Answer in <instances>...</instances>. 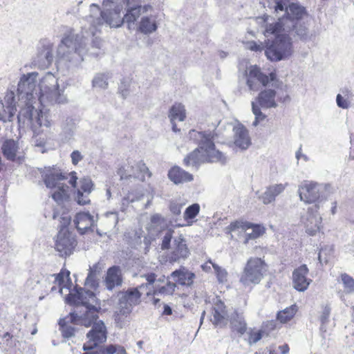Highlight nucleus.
Masks as SVG:
<instances>
[{
    "instance_id": "ddd939ff",
    "label": "nucleus",
    "mask_w": 354,
    "mask_h": 354,
    "mask_svg": "<svg viewBox=\"0 0 354 354\" xmlns=\"http://www.w3.org/2000/svg\"><path fill=\"white\" fill-rule=\"evenodd\" d=\"M53 44L48 39H42L37 47V53L32 59V65L40 68H48L53 61Z\"/></svg>"
},
{
    "instance_id": "5fc2aeb1",
    "label": "nucleus",
    "mask_w": 354,
    "mask_h": 354,
    "mask_svg": "<svg viewBox=\"0 0 354 354\" xmlns=\"http://www.w3.org/2000/svg\"><path fill=\"white\" fill-rule=\"evenodd\" d=\"M173 233H174V230H171V229L168 230L166 232V233L162 239V245H161V248L162 250L169 249V248L171 247L170 243H171V239L173 237Z\"/></svg>"
},
{
    "instance_id": "0e129e2a",
    "label": "nucleus",
    "mask_w": 354,
    "mask_h": 354,
    "mask_svg": "<svg viewBox=\"0 0 354 354\" xmlns=\"http://www.w3.org/2000/svg\"><path fill=\"white\" fill-rule=\"evenodd\" d=\"M102 270V266L100 263L94 264L90 267L88 272L98 275Z\"/></svg>"
},
{
    "instance_id": "f8f14e48",
    "label": "nucleus",
    "mask_w": 354,
    "mask_h": 354,
    "mask_svg": "<svg viewBox=\"0 0 354 354\" xmlns=\"http://www.w3.org/2000/svg\"><path fill=\"white\" fill-rule=\"evenodd\" d=\"M54 240L55 249L62 257L72 254L77 245L75 236L66 227H61Z\"/></svg>"
},
{
    "instance_id": "6e6552de",
    "label": "nucleus",
    "mask_w": 354,
    "mask_h": 354,
    "mask_svg": "<svg viewBox=\"0 0 354 354\" xmlns=\"http://www.w3.org/2000/svg\"><path fill=\"white\" fill-rule=\"evenodd\" d=\"M281 100L282 97L277 95V91L272 88H266L261 91L254 101L252 102V111L255 115L252 122L254 127L266 118V115L261 112V107L263 109L275 108L277 106V100Z\"/></svg>"
},
{
    "instance_id": "c756f323",
    "label": "nucleus",
    "mask_w": 354,
    "mask_h": 354,
    "mask_svg": "<svg viewBox=\"0 0 354 354\" xmlns=\"http://www.w3.org/2000/svg\"><path fill=\"white\" fill-rule=\"evenodd\" d=\"M77 124L74 119L66 118L62 126V131L60 134L61 140L66 143L73 138L76 130Z\"/></svg>"
},
{
    "instance_id": "a211bd4d",
    "label": "nucleus",
    "mask_w": 354,
    "mask_h": 354,
    "mask_svg": "<svg viewBox=\"0 0 354 354\" xmlns=\"http://www.w3.org/2000/svg\"><path fill=\"white\" fill-rule=\"evenodd\" d=\"M169 249L168 258L170 262H180L186 259L189 255L186 241L182 234L174 238Z\"/></svg>"
},
{
    "instance_id": "f257e3e1",
    "label": "nucleus",
    "mask_w": 354,
    "mask_h": 354,
    "mask_svg": "<svg viewBox=\"0 0 354 354\" xmlns=\"http://www.w3.org/2000/svg\"><path fill=\"white\" fill-rule=\"evenodd\" d=\"M39 73L30 72L21 75L17 84L18 122L30 123L35 132L37 125L50 127L51 120L44 113V107L66 102V97L59 90L57 78L52 73H46L37 83Z\"/></svg>"
},
{
    "instance_id": "20e7f679",
    "label": "nucleus",
    "mask_w": 354,
    "mask_h": 354,
    "mask_svg": "<svg viewBox=\"0 0 354 354\" xmlns=\"http://www.w3.org/2000/svg\"><path fill=\"white\" fill-rule=\"evenodd\" d=\"M214 136L215 133L211 131H189V138L196 142L198 147L184 158L185 165L198 167L205 162L225 164L227 162V157L216 149L213 141Z\"/></svg>"
},
{
    "instance_id": "1a4fd4ad",
    "label": "nucleus",
    "mask_w": 354,
    "mask_h": 354,
    "mask_svg": "<svg viewBox=\"0 0 354 354\" xmlns=\"http://www.w3.org/2000/svg\"><path fill=\"white\" fill-rule=\"evenodd\" d=\"M42 177L48 188L56 189L52 194V198L58 203L62 202L68 196V187L62 181L67 177L56 168L50 167L42 173Z\"/></svg>"
},
{
    "instance_id": "423d86ee",
    "label": "nucleus",
    "mask_w": 354,
    "mask_h": 354,
    "mask_svg": "<svg viewBox=\"0 0 354 354\" xmlns=\"http://www.w3.org/2000/svg\"><path fill=\"white\" fill-rule=\"evenodd\" d=\"M306 15L307 12L304 6L297 3H292L282 13L281 17H278L277 21L266 24L263 34L269 35L270 33H277L281 30L290 32Z\"/></svg>"
},
{
    "instance_id": "4be33fe9",
    "label": "nucleus",
    "mask_w": 354,
    "mask_h": 354,
    "mask_svg": "<svg viewBox=\"0 0 354 354\" xmlns=\"http://www.w3.org/2000/svg\"><path fill=\"white\" fill-rule=\"evenodd\" d=\"M106 288L113 290L115 288L120 287L123 283L122 269L120 266H113L107 270L104 281Z\"/></svg>"
},
{
    "instance_id": "49530a36",
    "label": "nucleus",
    "mask_w": 354,
    "mask_h": 354,
    "mask_svg": "<svg viewBox=\"0 0 354 354\" xmlns=\"http://www.w3.org/2000/svg\"><path fill=\"white\" fill-rule=\"evenodd\" d=\"M80 188L77 190H82L84 193H87V194H90L91 192L93 190V183L91 178H83L80 180Z\"/></svg>"
},
{
    "instance_id": "7c9ffc66",
    "label": "nucleus",
    "mask_w": 354,
    "mask_h": 354,
    "mask_svg": "<svg viewBox=\"0 0 354 354\" xmlns=\"http://www.w3.org/2000/svg\"><path fill=\"white\" fill-rule=\"evenodd\" d=\"M354 95L352 91L348 88H343L340 93L336 96V103L338 107L343 109H348L351 104Z\"/></svg>"
},
{
    "instance_id": "aec40b11",
    "label": "nucleus",
    "mask_w": 354,
    "mask_h": 354,
    "mask_svg": "<svg viewBox=\"0 0 354 354\" xmlns=\"http://www.w3.org/2000/svg\"><path fill=\"white\" fill-rule=\"evenodd\" d=\"M229 315L226 306L223 301L216 299L214 302L209 320L216 326L222 328L227 324Z\"/></svg>"
},
{
    "instance_id": "412c9836",
    "label": "nucleus",
    "mask_w": 354,
    "mask_h": 354,
    "mask_svg": "<svg viewBox=\"0 0 354 354\" xmlns=\"http://www.w3.org/2000/svg\"><path fill=\"white\" fill-rule=\"evenodd\" d=\"M308 273V269L305 264L301 265L294 270L292 273V283L293 287L297 290L304 292L308 288L311 282V279L306 277Z\"/></svg>"
},
{
    "instance_id": "39448f33",
    "label": "nucleus",
    "mask_w": 354,
    "mask_h": 354,
    "mask_svg": "<svg viewBox=\"0 0 354 354\" xmlns=\"http://www.w3.org/2000/svg\"><path fill=\"white\" fill-rule=\"evenodd\" d=\"M145 278L147 283H142L136 288H129L118 294L119 314L127 316L130 314L133 307L140 304L141 296L145 290L146 295H150V287L156 281V275L150 272L141 276Z\"/></svg>"
},
{
    "instance_id": "7ed1b4c3",
    "label": "nucleus",
    "mask_w": 354,
    "mask_h": 354,
    "mask_svg": "<svg viewBox=\"0 0 354 354\" xmlns=\"http://www.w3.org/2000/svg\"><path fill=\"white\" fill-rule=\"evenodd\" d=\"M66 299L76 308L68 317L60 319L59 324L62 336L69 338L75 333V328L72 324L89 327L98 315L95 307L96 297L91 290L80 288L76 290L75 293H70Z\"/></svg>"
},
{
    "instance_id": "a18cd8bd",
    "label": "nucleus",
    "mask_w": 354,
    "mask_h": 354,
    "mask_svg": "<svg viewBox=\"0 0 354 354\" xmlns=\"http://www.w3.org/2000/svg\"><path fill=\"white\" fill-rule=\"evenodd\" d=\"M294 0H275L274 12L277 15L283 13L287 10L290 5L295 3Z\"/></svg>"
},
{
    "instance_id": "de8ad7c7",
    "label": "nucleus",
    "mask_w": 354,
    "mask_h": 354,
    "mask_svg": "<svg viewBox=\"0 0 354 354\" xmlns=\"http://www.w3.org/2000/svg\"><path fill=\"white\" fill-rule=\"evenodd\" d=\"M21 124H23V125H26H26H30V127H32V125H31V124H30V123H27V122H26V123H24V124L23 122L19 123V127H21ZM44 127V125H42V126H41V127H39V125H37V132H35V131L33 130V128H32V127H31V129H32V131H33L34 134H35V135H36V136H35V137H34V138H33V139H32V142H33V143L35 144V146H37V147H43V146H44V145H45V142H44V139H41V138H37V136H38V135L40 133V132H41V131H40V130H39V129H40L41 127ZM50 127H51V125H50V127H47V128ZM45 127H46V126H45Z\"/></svg>"
},
{
    "instance_id": "473e14b6",
    "label": "nucleus",
    "mask_w": 354,
    "mask_h": 354,
    "mask_svg": "<svg viewBox=\"0 0 354 354\" xmlns=\"http://www.w3.org/2000/svg\"><path fill=\"white\" fill-rule=\"evenodd\" d=\"M169 118L171 123L184 121L186 118L185 106L180 103H175L169 110Z\"/></svg>"
},
{
    "instance_id": "72a5a7b5",
    "label": "nucleus",
    "mask_w": 354,
    "mask_h": 354,
    "mask_svg": "<svg viewBox=\"0 0 354 354\" xmlns=\"http://www.w3.org/2000/svg\"><path fill=\"white\" fill-rule=\"evenodd\" d=\"M232 330L240 334H243L246 330V324L241 315L234 312L231 317H229Z\"/></svg>"
},
{
    "instance_id": "0eeeda50",
    "label": "nucleus",
    "mask_w": 354,
    "mask_h": 354,
    "mask_svg": "<svg viewBox=\"0 0 354 354\" xmlns=\"http://www.w3.org/2000/svg\"><path fill=\"white\" fill-rule=\"evenodd\" d=\"M285 30H280L277 33H270L265 35L268 37L274 35L275 39L270 43H266L265 54L268 59L272 62H278L288 59L293 53V46L291 38Z\"/></svg>"
},
{
    "instance_id": "4468645a",
    "label": "nucleus",
    "mask_w": 354,
    "mask_h": 354,
    "mask_svg": "<svg viewBox=\"0 0 354 354\" xmlns=\"http://www.w3.org/2000/svg\"><path fill=\"white\" fill-rule=\"evenodd\" d=\"M97 319L98 317L92 322V328L86 334L88 340L84 344L83 348L84 351L92 350L106 340V328L102 321L97 322Z\"/></svg>"
},
{
    "instance_id": "e2e57ef3",
    "label": "nucleus",
    "mask_w": 354,
    "mask_h": 354,
    "mask_svg": "<svg viewBox=\"0 0 354 354\" xmlns=\"http://www.w3.org/2000/svg\"><path fill=\"white\" fill-rule=\"evenodd\" d=\"M249 48L253 51H261L263 49L262 44H257V42L252 41L249 44Z\"/></svg>"
},
{
    "instance_id": "c03bdc74",
    "label": "nucleus",
    "mask_w": 354,
    "mask_h": 354,
    "mask_svg": "<svg viewBox=\"0 0 354 354\" xmlns=\"http://www.w3.org/2000/svg\"><path fill=\"white\" fill-rule=\"evenodd\" d=\"M217 281L219 283H225L227 281L228 273L227 270L217 264H212Z\"/></svg>"
},
{
    "instance_id": "2f4dec72",
    "label": "nucleus",
    "mask_w": 354,
    "mask_h": 354,
    "mask_svg": "<svg viewBox=\"0 0 354 354\" xmlns=\"http://www.w3.org/2000/svg\"><path fill=\"white\" fill-rule=\"evenodd\" d=\"M171 277L181 285L189 286L193 283L195 274L185 269L175 270L171 273Z\"/></svg>"
},
{
    "instance_id": "8fccbe9b",
    "label": "nucleus",
    "mask_w": 354,
    "mask_h": 354,
    "mask_svg": "<svg viewBox=\"0 0 354 354\" xmlns=\"http://www.w3.org/2000/svg\"><path fill=\"white\" fill-rule=\"evenodd\" d=\"M292 30H295V33L302 39H306L308 37V28L306 25L302 24L301 21L294 26Z\"/></svg>"
},
{
    "instance_id": "5701e85b",
    "label": "nucleus",
    "mask_w": 354,
    "mask_h": 354,
    "mask_svg": "<svg viewBox=\"0 0 354 354\" xmlns=\"http://www.w3.org/2000/svg\"><path fill=\"white\" fill-rule=\"evenodd\" d=\"M73 222L79 232L83 234L95 225L96 221L88 212H80Z\"/></svg>"
},
{
    "instance_id": "c9c22d12",
    "label": "nucleus",
    "mask_w": 354,
    "mask_h": 354,
    "mask_svg": "<svg viewBox=\"0 0 354 354\" xmlns=\"http://www.w3.org/2000/svg\"><path fill=\"white\" fill-rule=\"evenodd\" d=\"M108 73H97L92 80V86L95 88L105 90L109 86Z\"/></svg>"
},
{
    "instance_id": "37998d69",
    "label": "nucleus",
    "mask_w": 354,
    "mask_h": 354,
    "mask_svg": "<svg viewBox=\"0 0 354 354\" xmlns=\"http://www.w3.org/2000/svg\"><path fill=\"white\" fill-rule=\"evenodd\" d=\"M333 252L334 248L332 245H326L324 248H322L318 255L319 262L321 263H327L333 256Z\"/></svg>"
},
{
    "instance_id": "9b49d317",
    "label": "nucleus",
    "mask_w": 354,
    "mask_h": 354,
    "mask_svg": "<svg viewBox=\"0 0 354 354\" xmlns=\"http://www.w3.org/2000/svg\"><path fill=\"white\" fill-rule=\"evenodd\" d=\"M246 83L250 91H259L262 86H266L270 83L272 86L279 88L282 86V82L277 80L274 73L266 75L261 71L257 66H251L246 71Z\"/></svg>"
},
{
    "instance_id": "b1692460",
    "label": "nucleus",
    "mask_w": 354,
    "mask_h": 354,
    "mask_svg": "<svg viewBox=\"0 0 354 354\" xmlns=\"http://www.w3.org/2000/svg\"><path fill=\"white\" fill-rule=\"evenodd\" d=\"M157 29L156 17L152 15L142 16L137 24V31L146 35L155 32Z\"/></svg>"
},
{
    "instance_id": "a19ab883",
    "label": "nucleus",
    "mask_w": 354,
    "mask_h": 354,
    "mask_svg": "<svg viewBox=\"0 0 354 354\" xmlns=\"http://www.w3.org/2000/svg\"><path fill=\"white\" fill-rule=\"evenodd\" d=\"M200 211V205L198 203H194L192 205H189L186 208L184 212V219L187 221V225H191L193 221H189L195 218L199 213Z\"/></svg>"
},
{
    "instance_id": "f03ea898",
    "label": "nucleus",
    "mask_w": 354,
    "mask_h": 354,
    "mask_svg": "<svg viewBox=\"0 0 354 354\" xmlns=\"http://www.w3.org/2000/svg\"><path fill=\"white\" fill-rule=\"evenodd\" d=\"M131 0H103L104 10L96 3L90 6L89 15L84 19L88 24H84L81 34H74L70 31L65 35L57 50V55L60 62L68 66H77L84 60L88 53L86 41L93 37L104 24L110 28H119L124 24V8Z\"/></svg>"
},
{
    "instance_id": "69168bd1",
    "label": "nucleus",
    "mask_w": 354,
    "mask_h": 354,
    "mask_svg": "<svg viewBox=\"0 0 354 354\" xmlns=\"http://www.w3.org/2000/svg\"><path fill=\"white\" fill-rule=\"evenodd\" d=\"M296 158L299 160V159L302 158L304 161L307 162L309 160L308 157L304 154L301 151V146L299 148V149L297 151L295 154Z\"/></svg>"
},
{
    "instance_id": "f3484780",
    "label": "nucleus",
    "mask_w": 354,
    "mask_h": 354,
    "mask_svg": "<svg viewBox=\"0 0 354 354\" xmlns=\"http://www.w3.org/2000/svg\"><path fill=\"white\" fill-rule=\"evenodd\" d=\"M151 9L152 7L149 4L141 6L137 3L136 0H131L129 3L125 5L124 8V10H126V12L123 15L124 24L126 23L128 28L131 29L141 15Z\"/></svg>"
},
{
    "instance_id": "dca6fc26",
    "label": "nucleus",
    "mask_w": 354,
    "mask_h": 354,
    "mask_svg": "<svg viewBox=\"0 0 354 354\" xmlns=\"http://www.w3.org/2000/svg\"><path fill=\"white\" fill-rule=\"evenodd\" d=\"M319 209L318 204L313 205L308 208L306 214L301 217V222L309 235L313 236L320 230L322 218L319 214Z\"/></svg>"
},
{
    "instance_id": "cd10ccee",
    "label": "nucleus",
    "mask_w": 354,
    "mask_h": 354,
    "mask_svg": "<svg viewBox=\"0 0 354 354\" xmlns=\"http://www.w3.org/2000/svg\"><path fill=\"white\" fill-rule=\"evenodd\" d=\"M69 274L70 272L68 271H62L57 274H50L46 277H44L42 282L44 283H48L49 285L51 283H55L50 288L51 292L55 291L56 290V285H58L59 288V292L62 293L64 287L63 284L65 283V279L68 280Z\"/></svg>"
},
{
    "instance_id": "603ef678",
    "label": "nucleus",
    "mask_w": 354,
    "mask_h": 354,
    "mask_svg": "<svg viewBox=\"0 0 354 354\" xmlns=\"http://www.w3.org/2000/svg\"><path fill=\"white\" fill-rule=\"evenodd\" d=\"M84 284L86 287L96 289L99 285L97 275L88 272Z\"/></svg>"
},
{
    "instance_id": "6ab92c4d",
    "label": "nucleus",
    "mask_w": 354,
    "mask_h": 354,
    "mask_svg": "<svg viewBox=\"0 0 354 354\" xmlns=\"http://www.w3.org/2000/svg\"><path fill=\"white\" fill-rule=\"evenodd\" d=\"M17 111L16 99L14 91H8L4 101L0 102V120L6 122L12 121Z\"/></svg>"
},
{
    "instance_id": "58836bf2",
    "label": "nucleus",
    "mask_w": 354,
    "mask_h": 354,
    "mask_svg": "<svg viewBox=\"0 0 354 354\" xmlns=\"http://www.w3.org/2000/svg\"><path fill=\"white\" fill-rule=\"evenodd\" d=\"M153 288V295H156L158 294L169 295H172L175 291L176 284L174 283H171L168 281L166 285L158 288L156 285L153 286V283L150 287V292L151 291V288Z\"/></svg>"
},
{
    "instance_id": "4d7b16f0",
    "label": "nucleus",
    "mask_w": 354,
    "mask_h": 354,
    "mask_svg": "<svg viewBox=\"0 0 354 354\" xmlns=\"http://www.w3.org/2000/svg\"><path fill=\"white\" fill-rule=\"evenodd\" d=\"M53 218V219H57V218L60 219L62 227H66L70 223L71 220V216L65 213H63L61 216H59L57 213H54Z\"/></svg>"
},
{
    "instance_id": "338daca9",
    "label": "nucleus",
    "mask_w": 354,
    "mask_h": 354,
    "mask_svg": "<svg viewBox=\"0 0 354 354\" xmlns=\"http://www.w3.org/2000/svg\"><path fill=\"white\" fill-rule=\"evenodd\" d=\"M119 93L122 95L123 99L127 98V97L129 95V90L126 88L125 86H120L119 87Z\"/></svg>"
},
{
    "instance_id": "864d4df0",
    "label": "nucleus",
    "mask_w": 354,
    "mask_h": 354,
    "mask_svg": "<svg viewBox=\"0 0 354 354\" xmlns=\"http://www.w3.org/2000/svg\"><path fill=\"white\" fill-rule=\"evenodd\" d=\"M75 200L79 205H84L90 203L89 194L82 192V190H77L75 196Z\"/></svg>"
},
{
    "instance_id": "c85d7f7f",
    "label": "nucleus",
    "mask_w": 354,
    "mask_h": 354,
    "mask_svg": "<svg viewBox=\"0 0 354 354\" xmlns=\"http://www.w3.org/2000/svg\"><path fill=\"white\" fill-rule=\"evenodd\" d=\"M252 226V223L243 221H236L232 222L226 228V232L231 234L232 237L234 235L241 236L242 234H246V232L250 230Z\"/></svg>"
},
{
    "instance_id": "680f3d73",
    "label": "nucleus",
    "mask_w": 354,
    "mask_h": 354,
    "mask_svg": "<svg viewBox=\"0 0 354 354\" xmlns=\"http://www.w3.org/2000/svg\"><path fill=\"white\" fill-rule=\"evenodd\" d=\"M135 200L136 199L133 196L132 194H128V195L124 197L122 200V207L128 206L130 203H133Z\"/></svg>"
},
{
    "instance_id": "6e6d98bb",
    "label": "nucleus",
    "mask_w": 354,
    "mask_h": 354,
    "mask_svg": "<svg viewBox=\"0 0 354 354\" xmlns=\"http://www.w3.org/2000/svg\"><path fill=\"white\" fill-rule=\"evenodd\" d=\"M330 308L328 306H325L322 312V315L320 316V321L322 323L321 329H324V326L326 325L328 322V319L330 314Z\"/></svg>"
},
{
    "instance_id": "13d9d810",
    "label": "nucleus",
    "mask_w": 354,
    "mask_h": 354,
    "mask_svg": "<svg viewBox=\"0 0 354 354\" xmlns=\"http://www.w3.org/2000/svg\"><path fill=\"white\" fill-rule=\"evenodd\" d=\"M183 206V203L177 201H171L169 205V209L174 215H180Z\"/></svg>"
},
{
    "instance_id": "9d476101",
    "label": "nucleus",
    "mask_w": 354,
    "mask_h": 354,
    "mask_svg": "<svg viewBox=\"0 0 354 354\" xmlns=\"http://www.w3.org/2000/svg\"><path fill=\"white\" fill-rule=\"evenodd\" d=\"M268 270L267 264L258 257L250 258L243 269L240 282L245 286L260 283Z\"/></svg>"
},
{
    "instance_id": "bf43d9fd",
    "label": "nucleus",
    "mask_w": 354,
    "mask_h": 354,
    "mask_svg": "<svg viewBox=\"0 0 354 354\" xmlns=\"http://www.w3.org/2000/svg\"><path fill=\"white\" fill-rule=\"evenodd\" d=\"M151 223L154 227L161 226L165 223V219L159 214H155L151 216Z\"/></svg>"
},
{
    "instance_id": "bb28decb",
    "label": "nucleus",
    "mask_w": 354,
    "mask_h": 354,
    "mask_svg": "<svg viewBox=\"0 0 354 354\" xmlns=\"http://www.w3.org/2000/svg\"><path fill=\"white\" fill-rule=\"evenodd\" d=\"M233 130L234 131L235 145L241 149H248L251 145L248 130L241 124L235 126Z\"/></svg>"
},
{
    "instance_id": "2eb2a0df",
    "label": "nucleus",
    "mask_w": 354,
    "mask_h": 354,
    "mask_svg": "<svg viewBox=\"0 0 354 354\" xmlns=\"http://www.w3.org/2000/svg\"><path fill=\"white\" fill-rule=\"evenodd\" d=\"M323 190L322 185L314 182L305 181L302 183L298 189L300 200L306 203L318 204L320 206L321 192Z\"/></svg>"
},
{
    "instance_id": "ea45409f",
    "label": "nucleus",
    "mask_w": 354,
    "mask_h": 354,
    "mask_svg": "<svg viewBox=\"0 0 354 354\" xmlns=\"http://www.w3.org/2000/svg\"><path fill=\"white\" fill-rule=\"evenodd\" d=\"M95 351L97 354H127L123 346L117 344H110L106 348Z\"/></svg>"
},
{
    "instance_id": "09e8293b",
    "label": "nucleus",
    "mask_w": 354,
    "mask_h": 354,
    "mask_svg": "<svg viewBox=\"0 0 354 354\" xmlns=\"http://www.w3.org/2000/svg\"><path fill=\"white\" fill-rule=\"evenodd\" d=\"M342 281L344 284V290L347 292H352L354 290V280L346 274L341 276Z\"/></svg>"
},
{
    "instance_id": "774afa93",
    "label": "nucleus",
    "mask_w": 354,
    "mask_h": 354,
    "mask_svg": "<svg viewBox=\"0 0 354 354\" xmlns=\"http://www.w3.org/2000/svg\"><path fill=\"white\" fill-rule=\"evenodd\" d=\"M70 176H71V178H70V180L68 182L72 185V187H75L76 186L77 180L76 173L75 171L71 172L70 174Z\"/></svg>"
},
{
    "instance_id": "052dcab7",
    "label": "nucleus",
    "mask_w": 354,
    "mask_h": 354,
    "mask_svg": "<svg viewBox=\"0 0 354 354\" xmlns=\"http://www.w3.org/2000/svg\"><path fill=\"white\" fill-rule=\"evenodd\" d=\"M71 162L73 165H77L84 158L81 152L78 150H75L71 153Z\"/></svg>"
},
{
    "instance_id": "4c0bfd02",
    "label": "nucleus",
    "mask_w": 354,
    "mask_h": 354,
    "mask_svg": "<svg viewBox=\"0 0 354 354\" xmlns=\"http://www.w3.org/2000/svg\"><path fill=\"white\" fill-rule=\"evenodd\" d=\"M136 171L133 172V176L135 178H139L141 180L144 181L145 180V177L150 178L151 176V172L149 171L148 167L146 166L145 163L140 160L136 164L135 166Z\"/></svg>"
},
{
    "instance_id": "e433bc0d",
    "label": "nucleus",
    "mask_w": 354,
    "mask_h": 354,
    "mask_svg": "<svg viewBox=\"0 0 354 354\" xmlns=\"http://www.w3.org/2000/svg\"><path fill=\"white\" fill-rule=\"evenodd\" d=\"M297 311V306L295 304L292 305L284 310L278 312L277 318L281 323H286L295 316Z\"/></svg>"
},
{
    "instance_id": "393cba45",
    "label": "nucleus",
    "mask_w": 354,
    "mask_h": 354,
    "mask_svg": "<svg viewBox=\"0 0 354 354\" xmlns=\"http://www.w3.org/2000/svg\"><path fill=\"white\" fill-rule=\"evenodd\" d=\"M288 184H274L270 185L259 197L263 204L268 205L275 201L277 196L281 194L287 187Z\"/></svg>"
},
{
    "instance_id": "f704fd0d",
    "label": "nucleus",
    "mask_w": 354,
    "mask_h": 354,
    "mask_svg": "<svg viewBox=\"0 0 354 354\" xmlns=\"http://www.w3.org/2000/svg\"><path fill=\"white\" fill-rule=\"evenodd\" d=\"M18 144L13 140H6L2 147L3 155L10 160H14L18 151Z\"/></svg>"
},
{
    "instance_id": "a878e982",
    "label": "nucleus",
    "mask_w": 354,
    "mask_h": 354,
    "mask_svg": "<svg viewBox=\"0 0 354 354\" xmlns=\"http://www.w3.org/2000/svg\"><path fill=\"white\" fill-rule=\"evenodd\" d=\"M168 178L176 185L193 180V176L178 166L171 167L168 171Z\"/></svg>"
},
{
    "instance_id": "3c124183",
    "label": "nucleus",
    "mask_w": 354,
    "mask_h": 354,
    "mask_svg": "<svg viewBox=\"0 0 354 354\" xmlns=\"http://www.w3.org/2000/svg\"><path fill=\"white\" fill-rule=\"evenodd\" d=\"M264 331L262 330H252L249 333L248 342L250 344H256L263 337Z\"/></svg>"
},
{
    "instance_id": "79ce46f5",
    "label": "nucleus",
    "mask_w": 354,
    "mask_h": 354,
    "mask_svg": "<svg viewBox=\"0 0 354 354\" xmlns=\"http://www.w3.org/2000/svg\"><path fill=\"white\" fill-rule=\"evenodd\" d=\"M252 230L251 232H247L245 234V237L244 240V243H248V241L250 239H255L259 237L264 233L265 229L263 227L259 225H253L252 223V226L250 230Z\"/></svg>"
}]
</instances>
